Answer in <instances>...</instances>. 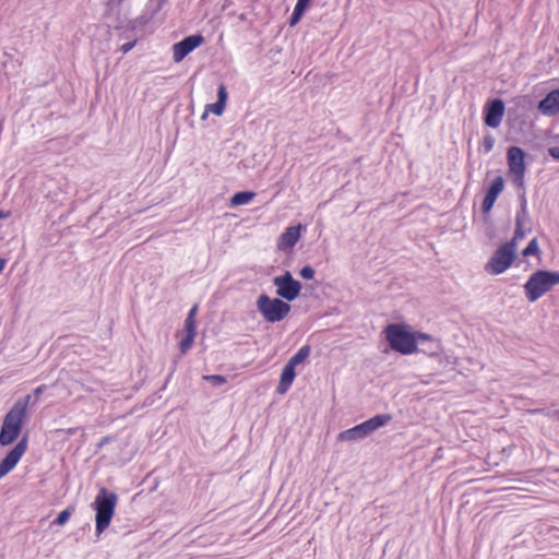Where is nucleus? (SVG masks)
Wrapping results in <instances>:
<instances>
[{
    "instance_id": "nucleus-39",
    "label": "nucleus",
    "mask_w": 559,
    "mask_h": 559,
    "mask_svg": "<svg viewBox=\"0 0 559 559\" xmlns=\"http://www.w3.org/2000/svg\"><path fill=\"white\" fill-rule=\"evenodd\" d=\"M176 369H177V360H174V361H173V365H171V367H170L169 372L174 374V373H175V371H176Z\"/></svg>"
},
{
    "instance_id": "nucleus-34",
    "label": "nucleus",
    "mask_w": 559,
    "mask_h": 559,
    "mask_svg": "<svg viewBox=\"0 0 559 559\" xmlns=\"http://www.w3.org/2000/svg\"><path fill=\"white\" fill-rule=\"evenodd\" d=\"M519 199H520V207L518 211H527V201H526L525 193H522Z\"/></svg>"
},
{
    "instance_id": "nucleus-22",
    "label": "nucleus",
    "mask_w": 559,
    "mask_h": 559,
    "mask_svg": "<svg viewBox=\"0 0 559 559\" xmlns=\"http://www.w3.org/2000/svg\"><path fill=\"white\" fill-rule=\"evenodd\" d=\"M73 510H74L73 508H67V509L62 510L57 515V518L53 520V524L59 525V526L64 525L69 521Z\"/></svg>"
},
{
    "instance_id": "nucleus-15",
    "label": "nucleus",
    "mask_w": 559,
    "mask_h": 559,
    "mask_svg": "<svg viewBox=\"0 0 559 559\" xmlns=\"http://www.w3.org/2000/svg\"><path fill=\"white\" fill-rule=\"evenodd\" d=\"M302 229L305 226L301 224L287 227L278 237L277 249L281 251L293 249L298 242Z\"/></svg>"
},
{
    "instance_id": "nucleus-31",
    "label": "nucleus",
    "mask_w": 559,
    "mask_h": 559,
    "mask_svg": "<svg viewBox=\"0 0 559 559\" xmlns=\"http://www.w3.org/2000/svg\"><path fill=\"white\" fill-rule=\"evenodd\" d=\"M304 12H305L304 10L298 11V8L295 7L294 12L290 16V25H295L300 20Z\"/></svg>"
},
{
    "instance_id": "nucleus-23",
    "label": "nucleus",
    "mask_w": 559,
    "mask_h": 559,
    "mask_svg": "<svg viewBox=\"0 0 559 559\" xmlns=\"http://www.w3.org/2000/svg\"><path fill=\"white\" fill-rule=\"evenodd\" d=\"M203 380L211 383L213 386H221L227 382L226 377H224L222 374L203 376Z\"/></svg>"
},
{
    "instance_id": "nucleus-9",
    "label": "nucleus",
    "mask_w": 559,
    "mask_h": 559,
    "mask_svg": "<svg viewBox=\"0 0 559 559\" xmlns=\"http://www.w3.org/2000/svg\"><path fill=\"white\" fill-rule=\"evenodd\" d=\"M525 152L519 146H510L507 152L509 171L514 176V183L518 187L524 185Z\"/></svg>"
},
{
    "instance_id": "nucleus-8",
    "label": "nucleus",
    "mask_w": 559,
    "mask_h": 559,
    "mask_svg": "<svg viewBox=\"0 0 559 559\" xmlns=\"http://www.w3.org/2000/svg\"><path fill=\"white\" fill-rule=\"evenodd\" d=\"M273 285L276 287V295L287 301L295 300L301 292V283L295 280L289 271L273 278Z\"/></svg>"
},
{
    "instance_id": "nucleus-13",
    "label": "nucleus",
    "mask_w": 559,
    "mask_h": 559,
    "mask_svg": "<svg viewBox=\"0 0 559 559\" xmlns=\"http://www.w3.org/2000/svg\"><path fill=\"white\" fill-rule=\"evenodd\" d=\"M418 348L417 352L427 356L435 357L442 352V344L440 340L431 336L430 334L417 332Z\"/></svg>"
},
{
    "instance_id": "nucleus-2",
    "label": "nucleus",
    "mask_w": 559,
    "mask_h": 559,
    "mask_svg": "<svg viewBox=\"0 0 559 559\" xmlns=\"http://www.w3.org/2000/svg\"><path fill=\"white\" fill-rule=\"evenodd\" d=\"M117 501L118 496L105 487H102L96 495L92 507L96 512L95 530L97 535H100L110 525Z\"/></svg>"
},
{
    "instance_id": "nucleus-32",
    "label": "nucleus",
    "mask_w": 559,
    "mask_h": 559,
    "mask_svg": "<svg viewBox=\"0 0 559 559\" xmlns=\"http://www.w3.org/2000/svg\"><path fill=\"white\" fill-rule=\"evenodd\" d=\"M136 44V40L128 41L120 46V51L124 55L129 52Z\"/></svg>"
},
{
    "instance_id": "nucleus-40",
    "label": "nucleus",
    "mask_w": 559,
    "mask_h": 559,
    "mask_svg": "<svg viewBox=\"0 0 559 559\" xmlns=\"http://www.w3.org/2000/svg\"><path fill=\"white\" fill-rule=\"evenodd\" d=\"M5 266V260L3 258H0V273L3 271Z\"/></svg>"
},
{
    "instance_id": "nucleus-1",
    "label": "nucleus",
    "mask_w": 559,
    "mask_h": 559,
    "mask_svg": "<svg viewBox=\"0 0 559 559\" xmlns=\"http://www.w3.org/2000/svg\"><path fill=\"white\" fill-rule=\"evenodd\" d=\"M31 399L32 395H26L17 400L5 414L0 430V445L7 447L19 438Z\"/></svg>"
},
{
    "instance_id": "nucleus-3",
    "label": "nucleus",
    "mask_w": 559,
    "mask_h": 559,
    "mask_svg": "<svg viewBox=\"0 0 559 559\" xmlns=\"http://www.w3.org/2000/svg\"><path fill=\"white\" fill-rule=\"evenodd\" d=\"M385 338L390 347L402 355H411L417 352V332L408 331L404 325L392 323L385 330Z\"/></svg>"
},
{
    "instance_id": "nucleus-11",
    "label": "nucleus",
    "mask_w": 559,
    "mask_h": 559,
    "mask_svg": "<svg viewBox=\"0 0 559 559\" xmlns=\"http://www.w3.org/2000/svg\"><path fill=\"white\" fill-rule=\"evenodd\" d=\"M506 106L501 98H492L486 102L483 110V119L486 126L498 128L504 116Z\"/></svg>"
},
{
    "instance_id": "nucleus-7",
    "label": "nucleus",
    "mask_w": 559,
    "mask_h": 559,
    "mask_svg": "<svg viewBox=\"0 0 559 559\" xmlns=\"http://www.w3.org/2000/svg\"><path fill=\"white\" fill-rule=\"evenodd\" d=\"M515 249L512 243H503L493 251L485 264V271L490 275H499L507 271L515 259Z\"/></svg>"
},
{
    "instance_id": "nucleus-19",
    "label": "nucleus",
    "mask_w": 559,
    "mask_h": 559,
    "mask_svg": "<svg viewBox=\"0 0 559 559\" xmlns=\"http://www.w3.org/2000/svg\"><path fill=\"white\" fill-rule=\"evenodd\" d=\"M311 347L309 345H302L287 361L288 364L296 367L297 365L304 362L310 355Z\"/></svg>"
},
{
    "instance_id": "nucleus-37",
    "label": "nucleus",
    "mask_w": 559,
    "mask_h": 559,
    "mask_svg": "<svg viewBox=\"0 0 559 559\" xmlns=\"http://www.w3.org/2000/svg\"><path fill=\"white\" fill-rule=\"evenodd\" d=\"M173 373H168L167 377H166V380H165V383L164 385L162 386V390H165L167 388V384L170 382L171 378H173Z\"/></svg>"
},
{
    "instance_id": "nucleus-10",
    "label": "nucleus",
    "mask_w": 559,
    "mask_h": 559,
    "mask_svg": "<svg viewBox=\"0 0 559 559\" xmlns=\"http://www.w3.org/2000/svg\"><path fill=\"white\" fill-rule=\"evenodd\" d=\"M28 447V436L25 433L0 462V479L9 474L20 462Z\"/></svg>"
},
{
    "instance_id": "nucleus-36",
    "label": "nucleus",
    "mask_w": 559,
    "mask_h": 559,
    "mask_svg": "<svg viewBox=\"0 0 559 559\" xmlns=\"http://www.w3.org/2000/svg\"><path fill=\"white\" fill-rule=\"evenodd\" d=\"M46 390V385H39L37 386L33 394H34V397H35V401H37L39 399V396L44 393V391Z\"/></svg>"
},
{
    "instance_id": "nucleus-5",
    "label": "nucleus",
    "mask_w": 559,
    "mask_h": 559,
    "mask_svg": "<svg viewBox=\"0 0 559 559\" xmlns=\"http://www.w3.org/2000/svg\"><path fill=\"white\" fill-rule=\"evenodd\" d=\"M391 420L392 416L390 414H378L353 428L341 431L337 436V440L342 442L362 440Z\"/></svg>"
},
{
    "instance_id": "nucleus-30",
    "label": "nucleus",
    "mask_w": 559,
    "mask_h": 559,
    "mask_svg": "<svg viewBox=\"0 0 559 559\" xmlns=\"http://www.w3.org/2000/svg\"><path fill=\"white\" fill-rule=\"evenodd\" d=\"M493 144H495V139L491 135H486L484 138V142H483L484 152L489 153L492 150Z\"/></svg>"
},
{
    "instance_id": "nucleus-35",
    "label": "nucleus",
    "mask_w": 559,
    "mask_h": 559,
    "mask_svg": "<svg viewBox=\"0 0 559 559\" xmlns=\"http://www.w3.org/2000/svg\"><path fill=\"white\" fill-rule=\"evenodd\" d=\"M548 153L554 159L559 160V146L549 147Z\"/></svg>"
},
{
    "instance_id": "nucleus-38",
    "label": "nucleus",
    "mask_w": 559,
    "mask_h": 559,
    "mask_svg": "<svg viewBox=\"0 0 559 559\" xmlns=\"http://www.w3.org/2000/svg\"><path fill=\"white\" fill-rule=\"evenodd\" d=\"M10 215H11L10 212H8V211L5 212V211L0 210V219L9 218Z\"/></svg>"
},
{
    "instance_id": "nucleus-12",
    "label": "nucleus",
    "mask_w": 559,
    "mask_h": 559,
    "mask_svg": "<svg viewBox=\"0 0 559 559\" xmlns=\"http://www.w3.org/2000/svg\"><path fill=\"white\" fill-rule=\"evenodd\" d=\"M204 43V37H183L182 40L173 46V59L176 63L181 62L191 51Z\"/></svg>"
},
{
    "instance_id": "nucleus-24",
    "label": "nucleus",
    "mask_w": 559,
    "mask_h": 559,
    "mask_svg": "<svg viewBox=\"0 0 559 559\" xmlns=\"http://www.w3.org/2000/svg\"><path fill=\"white\" fill-rule=\"evenodd\" d=\"M520 224L522 226L531 227L530 214L527 211H516L515 214V225Z\"/></svg>"
},
{
    "instance_id": "nucleus-16",
    "label": "nucleus",
    "mask_w": 559,
    "mask_h": 559,
    "mask_svg": "<svg viewBox=\"0 0 559 559\" xmlns=\"http://www.w3.org/2000/svg\"><path fill=\"white\" fill-rule=\"evenodd\" d=\"M538 110L543 115L551 116L559 112V88L552 90L544 99L538 104Z\"/></svg>"
},
{
    "instance_id": "nucleus-18",
    "label": "nucleus",
    "mask_w": 559,
    "mask_h": 559,
    "mask_svg": "<svg viewBox=\"0 0 559 559\" xmlns=\"http://www.w3.org/2000/svg\"><path fill=\"white\" fill-rule=\"evenodd\" d=\"M255 193L252 191H239L236 192L230 199L231 206H239L248 204L253 198Z\"/></svg>"
},
{
    "instance_id": "nucleus-20",
    "label": "nucleus",
    "mask_w": 559,
    "mask_h": 559,
    "mask_svg": "<svg viewBox=\"0 0 559 559\" xmlns=\"http://www.w3.org/2000/svg\"><path fill=\"white\" fill-rule=\"evenodd\" d=\"M530 231H531V227H526V226L516 224L512 239L507 241L506 243H512V248H514L516 250L518 242L521 241L526 236V234Z\"/></svg>"
},
{
    "instance_id": "nucleus-29",
    "label": "nucleus",
    "mask_w": 559,
    "mask_h": 559,
    "mask_svg": "<svg viewBox=\"0 0 559 559\" xmlns=\"http://www.w3.org/2000/svg\"><path fill=\"white\" fill-rule=\"evenodd\" d=\"M299 274L302 278L305 280H312L314 277V270L312 266L310 265H305L304 267H301V270L299 271Z\"/></svg>"
},
{
    "instance_id": "nucleus-25",
    "label": "nucleus",
    "mask_w": 559,
    "mask_h": 559,
    "mask_svg": "<svg viewBox=\"0 0 559 559\" xmlns=\"http://www.w3.org/2000/svg\"><path fill=\"white\" fill-rule=\"evenodd\" d=\"M539 252V247L536 238H533L528 245L523 249L522 254L524 257L537 254Z\"/></svg>"
},
{
    "instance_id": "nucleus-26",
    "label": "nucleus",
    "mask_w": 559,
    "mask_h": 559,
    "mask_svg": "<svg viewBox=\"0 0 559 559\" xmlns=\"http://www.w3.org/2000/svg\"><path fill=\"white\" fill-rule=\"evenodd\" d=\"M206 107H207V110L212 111L214 115L221 116V115H223L226 105L221 102H215L213 104L206 105Z\"/></svg>"
},
{
    "instance_id": "nucleus-27",
    "label": "nucleus",
    "mask_w": 559,
    "mask_h": 559,
    "mask_svg": "<svg viewBox=\"0 0 559 559\" xmlns=\"http://www.w3.org/2000/svg\"><path fill=\"white\" fill-rule=\"evenodd\" d=\"M195 312H197V306H193L190 309L188 317L185 320L186 331H189V329H195L194 320H193Z\"/></svg>"
},
{
    "instance_id": "nucleus-14",
    "label": "nucleus",
    "mask_w": 559,
    "mask_h": 559,
    "mask_svg": "<svg viewBox=\"0 0 559 559\" xmlns=\"http://www.w3.org/2000/svg\"><path fill=\"white\" fill-rule=\"evenodd\" d=\"M504 187V181L501 176H497L493 181L490 183L489 188L486 191L485 198L481 203V212L484 214H488L491 209L493 207V204L496 200L498 199L499 194L502 192Z\"/></svg>"
},
{
    "instance_id": "nucleus-28",
    "label": "nucleus",
    "mask_w": 559,
    "mask_h": 559,
    "mask_svg": "<svg viewBox=\"0 0 559 559\" xmlns=\"http://www.w3.org/2000/svg\"><path fill=\"white\" fill-rule=\"evenodd\" d=\"M227 99H228V92H227L226 85L224 83H221L217 88V100L216 102H221L226 105Z\"/></svg>"
},
{
    "instance_id": "nucleus-17",
    "label": "nucleus",
    "mask_w": 559,
    "mask_h": 559,
    "mask_svg": "<svg viewBox=\"0 0 559 559\" xmlns=\"http://www.w3.org/2000/svg\"><path fill=\"white\" fill-rule=\"evenodd\" d=\"M293 365L286 364L282 370L281 379L276 389V392L278 394H285L289 388L292 386L295 378H296V371Z\"/></svg>"
},
{
    "instance_id": "nucleus-33",
    "label": "nucleus",
    "mask_w": 559,
    "mask_h": 559,
    "mask_svg": "<svg viewBox=\"0 0 559 559\" xmlns=\"http://www.w3.org/2000/svg\"><path fill=\"white\" fill-rule=\"evenodd\" d=\"M310 2H311V0H298L295 7L298 8V11L299 10L306 11L307 8L309 7Z\"/></svg>"
},
{
    "instance_id": "nucleus-6",
    "label": "nucleus",
    "mask_w": 559,
    "mask_h": 559,
    "mask_svg": "<svg viewBox=\"0 0 559 559\" xmlns=\"http://www.w3.org/2000/svg\"><path fill=\"white\" fill-rule=\"evenodd\" d=\"M257 308L265 321L270 323L283 320L292 309L290 305L283 299L271 298L265 294L259 296Z\"/></svg>"
},
{
    "instance_id": "nucleus-4",
    "label": "nucleus",
    "mask_w": 559,
    "mask_h": 559,
    "mask_svg": "<svg viewBox=\"0 0 559 559\" xmlns=\"http://www.w3.org/2000/svg\"><path fill=\"white\" fill-rule=\"evenodd\" d=\"M557 284H559V272L538 270L525 283V296L528 301L534 302Z\"/></svg>"
},
{
    "instance_id": "nucleus-21",
    "label": "nucleus",
    "mask_w": 559,
    "mask_h": 559,
    "mask_svg": "<svg viewBox=\"0 0 559 559\" xmlns=\"http://www.w3.org/2000/svg\"><path fill=\"white\" fill-rule=\"evenodd\" d=\"M186 336L180 342V350L181 353H186L188 349L191 348L192 343L195 337V329H189V331H186Z\"/></svg>"
},
{
    "instance_id": "nucleus-41",
    "label": "nucleus",
    "mask_w": 559,
    "mask_h": 559,
    "mask_svg": "<svg viewBox=\"0 0 559 559\" xmlns=\"http://www.w3.org/2000/svg\"><path fill=\"white\" fill-rule=\"evenodd\" d=\"M209 111H210V110H207V107H206V108H205V110H204V112H203V114H202V116H201V119H203V120H204V119H206V118H207V115H209Z\"/></svg>"
}]
</instances>
